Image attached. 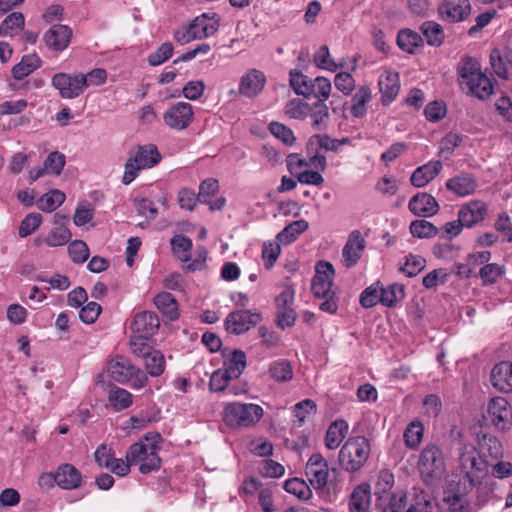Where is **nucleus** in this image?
I'll return each mask as SVG.
<instances>
[{
  "mask_svg": "<svg viewBox=\"0 0 512 512\" xmlns=\"http://www.w3.org/2000/svg\"><path fill=\"white\" fill-rule=\"evenodd\" d=\"M457 73L460 85L467 92L481 100L489 98L493 94L492 80L481 71L480 64L473 57H464L457 65Z\"/></svg>",
  "mask_w": 512,
  "mask_h": 512,
  "instance_id": "obj_1",
  "label": "nucleus"
},
{
  "mask_svg": "<svg viewBox=\"0 0 512 512\" xmlns=\"http://www.w3.org/2000/svg\"><path fill=\"white\" fill-rule=\"evenodd\" d=\"M335 270L327 261H319L316 264L315 275L312 278L311 290L315 298L322 299L319 309L323 312L335 314L338 310V297L333 289Z\"/></svg>",
  "mask_w": 512,
  "mask_h": 512,
  "instance_id": "obj_2",
  "label": "nucleus"
},
{
  "mask_svg": "<svg viewBox=\"0 0 512 512\" xmlns=\"http://www.w3.org/2000/svg\"><path fill=\"white\" fill-rule=\"evenodd\" d=\"M160 441L161 436L158 433L146 435L128 448L125 455L126 460L129 463L139 464V471L142 474L159 470L162 463L158 455Z\"/></svg>",
  "mask_w": 512,
  "mask_h": 512,
  "instance_id": "obj_3",
  "label": "nucleus"
},
{
  "mask_svg": "<svg viewBox=\"0 0 512 512\" xmlns=\"http://www.w3.org/2000/svg\"><path fill=\"white\" fill-rule=\"evenodd\" d=\"M107 371L114 381L121 384L130 382L134 389H141L148 383L147 374L124 356L117 355L111 358L107 364Z\"/></svg>",
  "mask_w": 512,
  "mask_h": 512,
  "instance_id": "obj_4",
  "label": "nucleus"
},
{
  "mask_svg": "<svg viewBox=\"0 0 512 512\" xmlns=\"http://www.w3.org/2000/svg\"><path fill=\"white\" fill-rule=\"evenodd\" d=\"M263 413V408L257 404L233 402L225 406L223 420L232 428L250 427L259 422Z\"/></svg>",
  "mask_w": 512,
  "mask_h": 512,
  "instance_id": "obj_5",
  "label": "nucleus"
},
{
  "mask_svg": "<svg viewBox=\"0 0 512 512\" xmlns=\"http://www.w3.org/2000/svg\"><path fill=\"white\" fill-rule=\"evenodd\" d=\"M369 452L370 446L366 438H350L339 452V463L346 471L356 472L367 461Z\"/></svg>",
  "mask_w": 512,
  "mask_h": 512,
  "instance_id": "obj_6",
  "label": "nucleus"
},
{
  "mask_svg": "<svg viewBox=\"0 0 512 512\" xmlns=\"http://www.w3.org/2000/svg\"><path fill=\"white\" fill-rule=\"evenodd\" d=\"M435 507L436 499L424 491L416 493L408 506L407 494L401 490L390 495L386 512H433Z\"/></svg>",
  "mask_w": 512,
  "mask_h": 512,
  "instance_id": "obj_7",
  "label": "nucleus"
},
{
  "mask_svg": "<svg viewBox=\"0 0 512 512\" xmlns=\"http://www.w3.org/2000/svg\"><path fill=\"white\" fill-rule=\"evenodd\" d=\"M421 478L426 484H433L445 472L444 456L435 444L427 445L421 452L418 462Z\"/></svg>",
  "mask_w": 512,
  "mask_h": 512,
  "instance_id": "obj_8",
  "label": "nucleus"
},
{
  "mask_svg": "<svg viewBox=\"0 0 512 512\" xmlns=\"http://www.w3.org/2000/svg\"><path fill=\"white\" fill-rule=\"evenodd\" d=\"M473 445H463L459 452V467L471 486L479 485L486 475L488 460L478 458Z\"/></svg>",
  "mask_w": 512,
  "mask_h": 512,
  "instance_id": "obj_9",
  "label": "nucleus"
},
{
  "mask_svg": "<svg viewBox=\"0 0 512 512\" xmlns=\"http://www.w3.org/2000/svg\"><path fill=\"white\" fill-rule=\"evenodd\" d=\"M305 473L310 484L315 489H322L332 480L336 469H330L322 455L313 454L306 464Z\"/></svg>",
  "mask_w": 512,
  "mask_h": 512,
  "instance_id": "obj_10",
  "label": "nucleus"
},
{
  "mask_svg": "<svg viewBox=\"0 0 512 512\" xmlns=\"http://www.w3.org/2000/svg\"><path fill=\"white\" fill-rule=\"evenodd\" d=\"M485 417L496 428L508 430L512 424L511 405L504 397H494L488 403Z\"/></svg>",
  "mask_w": 512,
  "mask_h": 512,
  "instance_id": "obj_11",
  "label": "nucleus"
},
{
  "mask_svg": "<svg viewBox=\"0 0 512 512\" xmlns=\"http://www.w3.org/2000/svg\"><path fill=\"white\" fill-rule=\"evenodd\" d=\"M52 86L59 91L62 98H76L85 89L84 74L57 73L52 77Z\"/></svg>",
  "mask_w": 512,
  "mask_h": 512,
  "instance_id": "obj_12",
  "label": "nucleus"
},
{
  "mask_svg": "<svg viewBox=\"0 0 512 512\" xmlns=\"http://www.w3.org/2000/svg\"><path fill=\"white\" fill-rule=\"evenodd\" d=\"M262 320L258 312L237 310L229 313L225 319V328L229 333L242 334L256 326Z\"/></svg>",
  "mask_w": 512,
  "mask_h": 512,
  "instance_id": "obj_13",
  "label": "nucleus"
},
{
  "mask_svg": "<svg viewBox=\"0 0 512 512\" xmlns=\"http://www.w3.org/2000/svg\"><path fill=\"white\" fill-rule=\"evenodd\" d=\"M194 118L192 105L178 102L167 109L163 115L165 124L174 130H184Z\"/></svg>",
  "mask_w": 512,
  "mask_h": 512,
  "instance_id": "obj_14",
  "label": "nucleus"
},
{
  "mask_svg": "<svg viewBox=\"0 0 512 512\" xmlns=\"http://www.w3.org/2000/svg\"><path fill=\"white\" fill-rule=\"evenodd\" d=\"M366 247V241L360 231H352L342 249V265L346 268L354 267L360 260Z\"/></svg>",
  "mask_w": 512,
  "mask_h": 512,
  "instance_id": "obj_15",
  "label": "nucleus"
},
{
  "mask_svg": "<svg viewBox=\"0 0 512 512\" xmlns=\"http://www.w3.org/2000/svg\"><path fill=\"white\" fill-rule=\"evenodd\" d=\"M440 18L449 23L464 21L471 13L469 0H446L438 8Z\"/></svg>",
  "mask_w": 512,
  "mask_h": 512,
  "instance_id": "obj_16",
  "label": "nucleus"
},
{
  "mask_svg": "<svg viewBox=\"0 0 512 512\" xmlns=\"http://www.w3.org/2000/svg\"><path fill=\"white\" fill-rule=\"evenodd\" d=\"M265 84L266 76L262 71L249 69L240 79L238 92L244 97L253 98L262 92Z\"/></svg>",
  "mask_w": 512,
  "mask_h": 512,
  "instance_id": "obj_17",
  "label": "nucleus"
},
{
  "mask_svg": "<svg viewBox=\"0 0 512 512\" xmlns=\"http://www.w3.org/2000/svg\"><path fill=\"white\" fill-rule=\"evenodd\" d=\"M130 327L133 334L149 338L158 331L160 321L154 312L143 311L134 316Z\"/></svg>",
  "mask_w": 512,
  "mask_h": 512,
  "instance_id": "obj_18",
  "label": "nucleus"
},
{
  "mask_svg": "<svg viewBox=\"0 0 512 512\" xmlns=\"http://www.w3.org/2000/svg\"><path fill=\"white\" fill-rule=\"evenodd\" d=\"M487 211V205L483 201H470L460 208L458 212L459 223L466 228H471L485 218Z\"/></svg>",
  "mask_w": 512,
  "mask_h": 512,
  "instance_id": "obj_19",
  "label": "nucleus"
},
{
  "mask_svg": "<svg viewBox=\"0 0 512 512\" xmlns=\"http://www.w3.org/2000/svg\"><path fill=\"white\" fill-rule=\"evenodd\" d=\"M445 187L455 195L465 197L476 191L478 183L473 174L461 173L448 179L445 183Z\"/></svg>",
  "mask_w": 512,
  "mask_h": 512,
  "instance_id": "obj_20",
  "label": "nucleus"
},
{
  "mask_svg": "<svg viewBox=\"0 0 512 512\" xmlns=\"http://www.w3.org/2000/svg\"><path fill=\"white\" fill-rule=\"evenodd\" d=\"M409 210L417 216L428 217L436 214L439 205L435 198L428 193H417L409 201Z\"/></svg>",
  "mask_w": 512,
  "mask_h": 512,
  "instance_id": "obj_21",
  "label": "nucleus"
},
{
  "mask_svg": "<svg viewBox=\"0 0 512 512\" xmlns=\"http://www.w3.org/2000/svg\"><path fill=\"white\" fill-rule=\"evenodd\" d=\"M443 164L439 160H432L416 168L411 175L410 182L414 187L421 188L429 184L441 172Z\"/></svg>",
  "mask_w": 512,
  "mask_h": 512,
  "instance_id": "obj_22",
  "label": "nucleus"
},
{
  "mask_svg": "<svg viewBox=\"0 0 512 512\" xmlns=\"http://www.w3.org/2000/svg\"><path fill=\"white\" fill-rule=\"evenodd\" d=\"M491 382L501 392H512V363L502 361L496 364L491 371Z\"/></svg>",
  "mask_w": 512,
  "mask_h": 512,
  "instance_id": "obj_23",
  "label": "nucleus"
},
{
  "mask_svg": "<svg viewBox=\"0 0 512 512\" xmlns=\"http://www.w3.org/2000/svg\"><path fill=\"white\" fill-rule=\"evenodd\" d=\"M192 34L197 39L207 38L213 35L219 28V19L217 14L213 13L209 15L207 13H203L202 15L196 17L189 24Z\"/></svg>",
  "mask_w": 512,
  "mask_h": 512,
  "instance_id": "obj_24",
  "label": "nucleus"
},
{
  "mask_svg": "<svg viewBox=\"0 0 512 512\" xmlns=\"http://www.w3.org/2000/svg\"><path fill=\"white\" fill-rule=\"evenodd\" d=\"M72 30L66 25H54L44 35L46 45L55 51L64 50L70 43Z\"/></svg>",
  "mask_w": 512,
  "mask_h": 512,
  "instance_id": "obj_25",
  "label": "nucleus"
},
{
  "mask_svg": "<svg viewBox=\"0 0 512 512\" xmlns=\"http://www.w3.org/2000/svg\"><path fill=\"white\" fill-rule=\"evenodd\" d=\"M82 475L73 465L65 463L56 470V484L62 489H76L81 486Z\"/></svg>",
  "mask_w": 512,
  "mask_h": 512,
  "instance_id": "obj_26",
  "label": "nucleus"
},
{
  "mask_svg": "<svg viewBox=\"0 0 512 512\" xmlns=\"http://www.w3.org/2000/svg\"><path fill=\"white\" fill-rule=\"evenodd\" d=\"M307 118L310 119L311 126L314 130H325L329 121V108L323 101L309 103Z\"/></svg>",
  "mask_w": 512,
  "mask_h": 512,
  "instance_id": "obj_27",
  "label": "nucleus"
},
{
  "mask_svg": "<svg viewBox=\"0 0 512 512\" xmlns=\"http://www.w3.org/2000/svg\"><path fill=\"white\" fill-rule=\"evenodd\" d=\"M371 500V487L369 484L363 483L357 486L349 500L350 512H368Z\"/></svg>",
  "mask_w": 512,
  "mask_h": 512,
  "instance_id": "obj_28",
  "label": "nucleus"
},
{
  "mask_svg": "<svg viewBox=\"0 0 512 512\" xmlns=\"http://www.w3.org/2000/svg\"><path fill=\"white\" fill-rule=\"evenodd\" d=\"M134 162H137L143 169L155 166L161 160V155L157 147L153 144L138 146L135 154L131 156Z\"/></svg>",
  "mask_w": 512,
  "mask_h": 512,
  "instance_id": "obj_29",
  "label": "nucleus"
},
{
  "mask_svg": "<svg viewBox=\"0 0 512 512\" xmlns=\"http://www.w3.org/2000/svg\"><path fill=\"white\" fill-rule=\"evenodd\" d=\"M479 455L487 460H498L503 454L501 442L492 435L483 434L478 441Z\"/></svg>",
  "mask_w": 512,
  "mask_h": 512,
  "instance_id": "obj_30",
  "label": "nucleus"
},
{
  "mask_svg": "<svg viewBox=\"0 0 512 512\" xmlns=\"http://www.w3.org/2000/svg\"><path fill=\"white\" fill-rule=\"evenodd\" d=\"M154 304L170 320H176L179 317L178 303L172 294L168 292L157 294Z\"/></svg>",
  "mask_w": 512,
  "mask_h": 512,
  "instance_id": "obj_31",
  "label": "nucleus"
},
{
  "mask_svg": "<svg viewBox=\"0 0 512 512\" xmlns=\"http://www.w3.org/2000/svg\"><path fill=\"white\" fill-rule=\"evenodd\" d=\"M348 425L344 420H336L329 426L326 436L325 445L328 449H336L345 438Z\"/></svg>",
  "mask_w": 512,
  "mask_h": 512,
  "instance_id": "obj_32",
  "label": "nucleus"
},
{
  "mask_svg": "<svg viewBox=\"0 0 512 512\" xmlns=\"http://www.w3.org/2000/svg\"><path fill=\"white\" fill-rule=\"evenodd\" d=\"M41 66V59L37 54H29L22 57L21 61L12 68L15 79L21 80Z\"/></svg>",
  "mask_w": 512,
  "mask_h": 512,
  "instance_id": "obj_33",
  "label": "nucleus"
},
{
  "mask_svg": "<svg viewBox=\"0 0 512 512\" xmlns=\"http://www.w3.org/2000/svg\"><path fill=\"white\" fill-rule=\"evenodd\" d=\"M246 365V354L242 350H234L224 362L223 369L230 377L237 379L245 370Z\"/></svg>",
  "mask_w": 512,
  "mask_h": 512,
  "instance_id": "obj_34",
  "label": "nucleus"
},
{
  "mask_svg": "<svg viewBox=\"0 0 512 512\" xmlns=\"http://www.w3.org/2000/svg\"><path fill=\"white\" fill-rule=\"evenodd\" d=\"M505 272L506 269L503 265L487 262L479 269L478 277L482 286H489L495 284L498 279L504 276Z\"/></svg>",
  "mask_w": 512,
  "mask_h": 512,
  "instance_id": "obj_35",
  "label": "nucleus"
},
{
  "mask_svg": "<svg viewBox=\"0 0 512 512\" xmlns=\"http://www.w3.org/2000/svg\"><path fill=\"white\" fill-rule=\"evenodd\" d=\"M377 303H384V286L380 281L367 287L360 295V304L364 308H371Z\"/></svg>",
  "mask_w": 512,
  "mask_h": 512,
  "instance_id": "obj_36",
  "label": "nucleus"
},
{
  "mask_svg": "<svg viewBox=\"0 0 512 512\" xmlns=\"http://www.w3.org/2000/svg\"><path fill=\"white\" fill-rule=\"evenodd\" d=\"M420 30L428 45L438 47L443 43L445 34L440 24L426 21L421 25Z\"/></svg>",
  "mask_w": 512,
  "mask_h": 512,
  "instance_id": "obj_37",
  "label": "nucleus"
},
{
  "mask_svg": "<svg viewBox=\"0 0 512 512\" xmlns=\"http://www.w3.org/2000/svg\"><path fill=\"white\" fill-rule=\"evenodd\" d=\"M371 100V90L367 86H361L353 95L351 102V114L355 118H362L366 114V103Z\"/></svg>",
  "mask_w": 512,
  "mask_h": 512,
  "instance_id": "obj_38",
  "label": "nucleus"
},
{
  "mask_svg": "<svg viewBox=\"0 0 512 512\" xmlns=\"http://www.w3.org/2000/svg\"><path fill=\"white\" fill-rule=\"evenodd\" d=\"M132 394L124 388L112 386L108 394V401L116 411L128 408L132 404Z\"/></svg>",
  "mask_w": 512,
  "mask_h": 512,
  "instance_id": "obj_39",
  "label": "nucleus"
},
{
  "mask_svg": "<svg viewBox=\"0 0 512 512\" xmlns=\"http://www.w3.org/2000/svg\"><path fill=\"white\" fill-rule=\"evenodd\" d=\"M143 359L144 366L148 375L151 377H158L163 374L166 364L165 357L160 351L153 349Z\"/></svg>",
  "mask_w": 512,
  "mask_h": 512,
  "instance_id": "obj_40",
  "label": "nucleus"
},
{
  "mask_svg": "<svg viewBox=\"0 0 512 512\" xmlns=\"http://www.w3.org/2000/svg\"><path fill=\"white\" fill-rule=\"evenodd\" d=\"M308 227L309 224L306 220L301 219L294 221L278 233L277 239L281 244H290L298 237V235L306 231Z\"/></svg>",
  "mask_w": 512,
  "mask_h": 512,
  "instance_id": "obj_41",
  "label": "nucleus"
},
{
  "mask_svg": "<svg viewBox=\"0 0 512 512\" xmlns=\"http://www.w3.org/2000/svg\"><path fill=\"white\" fill-rule=\"evenodd\" d=\"M268 373L277 382H287L293 378V370L289 361L280 359L272 362Z\"/></svg>",
  "mask_w": 512,
  "mask_h": 512,
  "instance_id": "obj_42",
  "label": "nucleus"
},
{
  "mask_svg": "<svg viewBox=\"0 0 512 512\" xmlns=\"http://www.w3.org/2000/svg\"><path fill=\"white\" fill-rule=\"evenodd\" d=\"M423 42V38L410 29L401 30L397 35V44L405 52L413 53Z\"/></svg>",
  "mask_w": 512,
  "mask_h": 512,
  "instance_id": "obj_43",
  "label": "nucleus"
},
{
  "mask_svg": "<svg viewBox=\"0 0 512 512\" xmlns=\"http://www.w3.org/2000/svg\"><path fill=\"white\" fill-rule=\"evenodd\" d=\"M170 244L173 253L182 262L190 261V250L192 248V240L184 235L178 234L171 238Z\"/></svg>",
  "mask_w": 512,
  "mask_h": 512,
  "instance_id": "obj_44",
  "label": "nucleus"
},
{
  "mask_svg": "<svg viewBox=\"0 0 512 512\" xmlns=\"http://www.w3.org/2000/svg\"><path fill=\"white\" fill-rule=\"evenodd\" d=\"M65 194L60 190H51L44 194L37 202L40 210L44 212H52L57 209L65 201Z\"/></svg>",
  "mask_w": 512,
  "mask_h": 512,
  "instance_id": "obj_45",
  "label": "nucleus"
},
{
  "mask_svg": "<svg viewBox=\"0 0 512 512\" xmlns=\"http://www.w3.org/2000/svg\"><path fill=\"white\" fill-rule=\"evenodd\" d=\"M311 78L302 74L301 72L292 71L290 72V85L297 95H301L305 98L310 97L311 91Z\"/></svg>",
  "mask_w": 512,
  "mask_h": 512,
  "instance_id": "obj_46",
  "label": "nucleus"
},
{
  "mask_svg": "<svg viewBox=\"0 0 512 512\" xmlns=\"http://www.w3.org/2000/svg\"><path fill=\"white\" fill-rule=\"evenodd\" d=\"M426 266V260L419 255L409 254L405 257V262L400 265L399 271L408 277L418 275Z\"/></svg>",
  "mask_w": 512,
  "mask_h": 512,
  "instance_id": "obj_47",
  "label": "nucleus"
},
{
  "mask_svg": "<svg viewBox=\"0 0 512 512\" xmlns=\"http://www.w3.org/2000/svg\"><path fill=\"white\" fill-rule=\"evenodd\" d=\"M332 90L331 81L326 77L318 76L312 80L310 97L317 98V101H325L330 97Z\"/></svg>",
  "mask_w": 512,
  "mask_h": 512,
  "instance_id": "obj_48",
  "label": "nucleus"
},
{
  "mask_svg": "<svg viewBox=\"0 0 512 512\" xmlns=\"http://www.w3.org/2000/svg\"><path fill=\"white\" fill-rule=\"evenodd\" d=\"M424 427L422 423L415 421L411 422L404 431L405 444L409 448H417L422 441Z\"/></svg>",
  "mask_w": 512,
  "mask_h": 512,
  "instance_id": "obj_49",
  "label": "nucleus"
},
{
  "mask_svg": "<svg viewBox=\"0 0 512 512\" xmlns=\"http://www.w3.org/2000/svg\"><path fill=\"white\" fill-rule=\"evenodd\" d=\"M410 232L417 238H431L437 235L438 229L431 222L421 219L411 222Z\"/></svg>",
  "mask_w": 512,
  "mask_h": 512,
  "instance_id": "obj_50",
  "label": "nucleus"
},
{
  "mask_svg": "<svg viewBox=\"0 0 512 512\" xmlns=\"http://www.w3.org/2000/svg\"><path fill=\"white\" fill-rule=\"evenodd\" d=\"M4 36H13L23 30L25 17L21 12L10 13L3 21Z\"/></svg>",
  "mask_w": 512,
  "mask_h": 512,
  "instance_id": "obj_51",
  "label": "nucleus"
},
{
  "mask_svg": "<svg viewBox=\"0 0 512 512\" xmlns=\"http://www.w3.org/2000/svg\"><path fill=\"white\" fill-rule=\"evenodd\" d=\"M314 62L317 67L321 69H325L331 72H334L338 69V67H342V65H338L333 58H331L329 49L327 46H321L318 51L314 55Z\"/></svg>",
  "mask_w": 512,
  "mask_h": 512,
  "instance_id": "obj_52",
  "label": "nucleus"
},
{
  "mask_svg": "<svg viewBox=\"0 0 512 512\" xmlns=\"http://www.w3.org/2000/svg\"><path fill=\"white\" fill-rule=\"evenodd\" d=\"M309 103L300 99H292L287 102L285 106V113L292 119L305 120L307 119Z\"/></svg>",
  "mask_w": 512,
  "mask_h": 512,
  "instance_id": "obj_53",
  "label": "nucleus"
},
{
  "mask_svg": "<svg viewBox=\"0 0 512 512\" xmlns=\"http://www.w3.org/2000/svg\"><path fill=\"white\" fill-rule=\"evenodd\" d=\"M71 239V232L68 228L60 225L55 227L46 237L45 242L51 247L62 246Z\"/></svg>",
  "mask_w": 512,
  "mask_h": 512,
  "instance_id": "obj_54",
  "label": "nucleus"
},
{
  "mask_svg": "<svg viewBox=\"0 0 512 512\" xmlns=\"http://www.w3.org/2000/svg\"><path fill=\"white\" fill-rule=\"evenodd\" d=\"M68 252L74 263H84L89 257V248L87 244L81 240H75L68 246Z\"/></svg>",
  "mask_w": 512,
  "mask_h": 512,
  "instance_id": "obj_55",
  "label": "nucleus"
},
{
  "mask_svg": "<svg viewBox=\"0 0 512 512\" xmlns=\"http://www.w3.org/2000/svg\"><path fill=\"white\" fill-rule=\"evenodd\" d=\"M147 339V337H142L136 334H133L130 337V350L135 356L144 358L153 350V348L148 344Z\"/></svg>",
  "mask_w": 512,
  "mask_h": 512,
  "instance_id": "obj_56",
  "label": "nucleus"
},
{
  "mask_svg": "<svg viewBox=\"0 0 512 512\" xmlns=\"http://www.w3.org/2000/svg\"><path fill=\"white\" fill-rule=\"evenodd\" d=\"M233 378L224 369L214 371L210 377L209 387L213 392H222L227 389Z\"/></svg>",
  "mask_w": 512,
  "mask_h": 512,
  "instance_id": "obj_57",
  "label": "nucleus"
},
{
  "mask_svg": "<svg viewBox=\"0 0 512 512\" xmlns=\"http://www.w3.org/2000/svg\"><path fill=\"white\" fill-rule=\"evenodd\" d=\"M134 207L140 216L147 220H154L158 215L157 207L154 202L148 198L135 199Z\"/></svg>",
  "mask_w": 512,
  "mask_h": 512,
  "instance_id": "obj_58",
  "label": "nucleus"
},
{
  "mask_svg": "<svg viewBox=\"0 0 512 512\" xmlns=\"http://www.w3.org/2000/svg\"><path fill=\"white\" fill-rule=\"evenodd\" d=\"M284 489L300 499H307L311 493L306 483L298 478L287 480L284 484Z\"/></svg>",
  "mask_w": 512,
  "mask_h": 512,
  "instance_id": "obj_59",
  "label": "nucleus"
},
{
  "mask_svg": "<svg viewBox=\"0 0 512 512\" xmlns=\"http://www.w3.org/2000/svg\"><path fill=\"white\" fill-rule=\"evenodd\" d=\"M44 166L47 173L60 175L65 166V155L58 151L51 152L46 158Z\"/></svg>",
  "mask_w": 512,
  "mask_h": 512,
  "instance_id": "obj_60",
  "label": "nucleus"
},
{
  "mask_svg": "<svg viewBox=\"0 0 512 512\" xmlns=\"http://www.w3.org/2000/svg\"><path fill=\"white\" fill-rule=\"evenodd\" d=\"M269 131L272 135L287 145H291L295 141L293 131L282 123L271 122L269 124Z\"/></svg>",
  "mask_w": 512,
  "mask_h": 512,
  "instance_id": "obj_61",
  "label": "nucleus"
},
{
  "mask_svg": "<svg viewBox=\"0 0 512 512\" xmlns=\"http://www.w3.org/2000/svg\"><path fill=\"white\" fill-rule=\"evenodd\" d=\"M405 297V286L394 283L386 288V307H396Z\"/></svg>",
  "mask_w": 512,
  "mask_h": 512,
  "instance_id": "obj_62",
  "label": "nucleus"
},
{
  "mask_svg": "<svg viewBox=\"0 0 512 512\" xmlns=\"http://www.w3.org/2000/svg\"><path fill=\"white\" fill-rule=\"evenodd\" d=\"M173 54V46L165 42L152 54L148 56V63L151 66H158L167 61Z\"/></svg>",
  "mask_w": 512,
  "mask_h": 512,
  "instance_id": "obj_63",
  "label": "nucleus"
},
{
  "mask_svg": "<svg viewBox=\"0 0 512 512\" xmlns=\"http://www.w3.org/2000/svg\"><path fill=\"white\" fill-rule=\"evenodd\" d=\"M41 220L40 214H28L20 223L19 236L24 238L33 233L40 226Z\"/></svg>",
  "mask_w": 512,
  "mask_h": 512,
  "instance_id": "obj_64",
  "label": "nucleus"
}]
</instances>
